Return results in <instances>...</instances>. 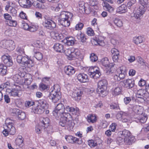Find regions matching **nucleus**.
<instances>
[{
  "label": "nucleus",
  "mask_w": 149,
  "mask_h": 149,
  "mask_svg": "<svg viewBox=\"0 0 149 149\" xmlns=\"http://www.w3.org/2000/svg\"><path fill=\"white\" fill-rule=\"evenodd\" d=\"M17 60L18 63L21 64V67L19 68V70L20 72H23L26 68H31L34 65V61L28 56H23L19 55L17 57Z\"/></svg>",
  "instance_id": "obj_1"
},
{
  "label": "nucleus",
  "mask_w": 149,
  "mask_h": 149,
  "mask_svg": "<svg viewBox=\"0 0 149 149\" xmlns=\"http://www.w3.org/2000/svg\"><path fill=\"white\" fill-rule=\"evenodd\" d=\"M73 14L70 12L63 11L61 12L59 16V21L61 24L65 27H68L70 22L72 20Z\"/></svg>",
  "instance_id": "obj_2"
},
{
  "label": "nucleus",
  "mask_w": 149,
  "mask_h": 149,
  "mask_svg": "<svg viewBox=\"0 0 149 149\" xmlns=\"http://www.w3.org/2000/svg\"><path fill=\"white\" fill-rule=\"evenodd\" d=\"M108 83L105 79H102L99 81L97 84V92L100 96L104 97L107 94V91Z\"/></svg>",
  "instance_id": "obj_3"
},
{
  "label": "nucleus",
  "mask_w": 149,
  "mask_h": 149,
  "mask_svg": "<svg viewBox=\"0 0 149 149\" xmlns=\"http://www.w3.org/2000/svg\"><path fill=\"white\" fill-rule=\"evenodd\" d=\"M64 51L65 55L69 60H72L81 54L80 50L78 49L70 48Z\"/></svg>",
  "instance_id": "obj_4"
},
{
  "label": "nucleus",
  "mask_w": 149,
  "mask_h": 149,
  "mask_svg": "<svg viewBox=\"0 0 149 149\" xmlns=\"http://www.w3.org/2000/svg\"><path fill=\"white\" fill-rule=\"evenodd\" d=\"M121 135L124 139L126 145H130L134 141V137L130 131L124 130L122 132Z\"/></svg>",
  "instance_id": "obj_5"
},
{
  "label": "nucleus",
  "mask_w": 149,
  "mask_h": 149,
  "mask_svg": "<svg viewBox=\"0 0 149 149\" xmlns=\"http://www.w3.org/2000/svg\"><path fill=\"white\" fill-rule=\"evenodd\" d=\"M101 62L103 65L106 68V73L110 74L113 72L115 68L114 63H110L108 58L107 57L103 58L101 60Z\"/></svg>",
  "instance_id": "obj_6"
},
{
  "label": "nucleus",
  "mask_w": 149,
  "mask_h": 149,
  "mask_svg": "<svg viewBox=\"0 0 149 149\" xmlns=\"http://www.w3.org/2000/svg\"><path fill=\"white\" fill-rule=\"evenodd\" d=\"M88 75L90 77L94 79L99 78L101 75L99 69L97 67H91L88 69Z\"/></svg>",
  "instance_id": "obj_7"
},
{
  "label": "nucleus",
  "mask_w": 149,
  "mask_h": 149,
  "mask_svg": "<svg viewBox=\"0 0 149 149\" xmlns=\"http://www.w3.org/2000/svg\"><path fill=\"white\" fill-rule=\"evenodd\" d=\"M64 111L62 113L61 116L60 121L59 122V125L61 126H64L65 125V122H67L68 120H70L72 119V118L71 114L68 113Z\"/></svg>",
  "instance_id": "obj_8"
},
{
  "label": "nucleus",
  "mask_w": 149,
  "mask_h": 149,
  "mask_svg": "<svg viewBox=\"0 0 149 149\" xmlns=\"http://www.w3.org/2000/svg\"><path fill=\"white\" fill-rule=\"evenodd\" d=\"M64 111H66L65 107L62 103H59L56 107L53 112V115L56 117H58Z\"/></svg>",
  "instance_id": "obj_9"
},
{
  "label": "nucleus",
  "mask_w": 149,
  "mask_h": 149,
  "mask_svg": "<svg viewBox=\"0 0 149 149\" xmlns=\"http://www.w3.org/2000/svg\"><path fill=\"white\" fill-rule=\"evenodd\" d=\"M42 25L44 27L50 30L53 29L56 26V23L51 19L49 18H45L42 22Z\"/></svg>",
  "instance_id": "obj_10"
},
{
  "label": "nucleus",
  "mask_w": 149,
  "mask_h": 149,
  "mask_svg": "<svg viewBox=\"0 0 149 149\" xmlns=\"http://www.w3.org/2000/svg\"><path fill=\"white\" fill-rule=\"evenodd\" d=\"M22 26L25 30L31 32H34L36 31L38 29V26L32 23L30 24L26 23H22Z\"/></svg>",
  "instance_id": "obj_11"
},
{
  "label": "nucleus",
  "mask_w": 149,
  "mask_h": 149,
  "mask_svg": "<svg viewBox=\"0 0 149 149\" xmlns=\"http://www.w3.org/2000/svg\"><path fill=\"white\" fill-rule=\"evenodd\" d=\"M15 87L11 90L9 88L6 89V91L8 93L10 96L15 97L18 96V91L21 89V86L19 85L15 84Z\"/></svg>",
  "instance_id": "obj_12"
},
{
  "label": "nucleus",
  "mask_w": 149,
  "mask_h": 149,
  "mask_svg": "<svg viewBox=\"0 0 149 149\" xmlns=\"http://www.w3.org/2000/svg\"><path fill=\"white\" fill-rule=\"evenodd\" d=\"M3 47L9 51L13 50L15 47V43L13 41L9 40L3 42Z\"/></svg>",
  "instance_id": "obj_13"
},
{
  "label": "nucleus",
  "mask_w": 149,
  "mask_h": 149,
  "mask_svg": "<svg viewBox=\"0 0 149 149\" xmlns=\"http://www.w3.org/2000/svg\"><path fill=\"white\" fill-rule=\"evenodd\" d=\"M134 107L136 109L135 112L138 113L139 115L137 118V119H138V122L142 123H145L147 119V117L145 116L144 114H143L141 112L140 113L139 112V106H134Z\"/></svg>",
  "instance_id": "obj_14"
},
{
  "label": "nucleus",
  "mask_w": 149,
  "mask_h": 149,
  "mask_svg": "<svg viewBox=\"0 0 149 149\" xmlns=\"http://www.w3.org/2000/svg\"><path fill=\"white\" fill-rule=\"evenodd\" d=\"M1 59L2 61L7 66L10 67L13 64L12 58L9 55H4L2 56Z\"/></svg>",
  "instance_id": "obj_15"
},
{
  "label": "nucleus",
  "mask_w": 149,
  "mask_h": 149,
  "mask_svg": "<svg viewBox=\"0 0 149 149\" xmlns=\"http://www.w3.org/2000/svg\"><path fill=\"white\" fill-rule=\"evenodd\" d=\"M65 110L66 112L71 113L73 115L79 116L80 114L79 109L76 107L74 108L73 107H70L69 106H65Z\"/></svg>",
  "instance_id": "obj_16"
},
{
  "label": "nucleus",
  "mask_w": 149,
  "mask_h": 149,
  "mask_svg": "<svg viewBox=\"0 0 149 149\" xmlns=\"http://www.w3.org/2000/svg\"><path fill=\"white\" fill-rule=\"evenodd\" d=\"M77 77L78 81L82 83H86L89 81L88 75L84 73H79L77 75Z\"/></svg>",
  "instance_id": "obj_17"
},
{
  "label": "nucleus",
  "mask_w": 149,
  "mask_h": 149,
  "mask_svg": "<svg viewBox=\"0 0 149 149\" xmlns=\"http://www.w3.org/2000/svg\"><path fill=\"white\" fill-rule=\"evenodd\" d=\"M49 97L54 103L57 102L61 98V93H54L52 91L49 93Z\"/></svg>",
  "instance_id": "obj_18"
},
{
  "label": "nucleus",
  "mask_w": 149,
  "mask_h": 149,
  "mask_svg": "<svg viewBox=\"0 0 149 149\" xmlns=\"http://www.w3.org/2000/svg\"><path fill=\"white\" fill-rule=\"evenodd\" d=\"M64 70L65 73L69 76H71L76 72L74 68L70 65L65 66Z\"/></svg>",
  "instance_id": "obj_19"
},
{
  "label": "nucleus",
  "mask_w": 149,
  "mask_h": 149,
  "mask_svg": "<svg viewBox=\"0 0 149 149\" xmlns=\"http://www.w3.org/2000/svg\"><path fill=\"white\" fill-rule=\"evenodd\" d=\"M13 79L14 81L15 84L21 86L24 84V78L22 77L18 74H15L13 77Z\"/></svg>",
  "instance_id": "obj_20"
},
{
  "label": "nucleus",
  "mask_w": 149,
  "mask_h": 149,
  "mask_svg": "<svg viewBox=\"0 0 149 149\" xmlns=\"http://www.w3.org/2000/svg\"><path fill=\"white\" fill-rule=\"evenodd\" d=\"M124 87L129 89H131L134 85V81L132 79H128L123 81Z\"/></svg>",
  "instance_id": "obj_21"
},
{
  "label": "nucleus",
  "mask_w": 149,
  "mask_h": 149,
  "mask_svg": "<svg viewBox=\"0 0 149 149\" xmlns=\"http://www.w3.org/2000/svg\"><path fill=\"white\" fill-rule=\"evenodd\" d=\"M111 92L114 96L119 95L122 94V88L120 86H113L111 90Z\"/></svg>",
  "instance_id": "obj_22"
},
{
  "label": "nucleus",
  "mask_w": 149,
  "mask_h": 149,
  "mask_svg": "<svg viewBox=\"0 0 149 149\" xmlns=\"http://www.w3.org/2000/svg\"><path fill=\"white\" fill-rule=\"evenodd\" d=\"M145 12L144 8L143 6H140L136 11L134 15V17L136 19H140L142 17Z\"/></svg>",
  "instance_id": "obj_23"
},
{
  "label": "nucleus",
  "mask_w": 149,
  "mask_h": 149,
  "mask_svg": "<svg viewBox=\"0 0 149 149\" xmlns=\"http://www.w3.org/2000/svg\"><path fill=\"white\" fill-rule=\"evenodd\" d=\"M86 119L89 123H95L97 121V116L94 114H90L87 116Z\"/></svg>",
  "instance_id": "obj_24"
},
{
  "label": "nucleus",
  "mask_w": 149,
  "mask_h": 149,
  "mask_svg": "<svg viewBox=\"0 0 149 149\" xmlns=\"http://www.w3.org/2000/svg\"><path fill=\"white\" fill-rule=\"evenodd\" d=\"M53 48L54 50L57 52L62 53L64 51V46L61 43H55Z\"/></svg>",
  "instance_id": "obj_25"
},
{
  "label": "nucleus",
  "mask_w": 149,
  "mask_h": 149,
  "mask_svg": "<svg viewBox=\"0 0 149 149\" xmlns=\"http://www.w3.org/2000/svg\"><path fill=\"white\" fill-rule=\"evenodd\" d=\"M112 56V59L114 62L118 61L119 56V52L118 49L115 48H113L111 50Z\"/></svg>",
  "instance_id": "obj_26"
},
{
  "label": "nucleus",
  "mask_w": 149,
  "mask_h": 149,
  "mask_svg": "<svg viewBox=\"0 0 149 149\" xmlns=\"http://www.w3.org/2000/svg\"><path fill=\"white\" fill-rule=\"evenodd\" d=\"M40 121L42 124V126L44 129L47 128L49 125L50 120L47 117H41Z\"/></svg>",
  "instance_id": "obj_27"
},
{
  "label": "nucleus",
  "mask_w": 149,
  "mask_h": 149,
  "mask_svg": "<svg viewBox=\"0 0 149 149\" xmlns=\"http://www.w3.org/2000/svg\"><path fill=\"white\" fill-rule=\"evenodd\" d=\"M39 105L41 110L44 112L48 108V104L46 100L44 99L40 100H38Z\"/></svg>",
  "instance_id": "obj_28"
},
{
  "label": "nucleus",
  "mask_w": 149,
  "mask_h": 149,
  "mask_svg": "<svg viewBox=\"0 0 149 149\" xmlns=\"http://www.w3.org/2000/svg\"><path fill=\"white\" fill-rule=\"evenodd\" d=\"M65 139L69 143H74L79 141V139L72 135H66Z\"/></svg>",
  "instance_id": "obj_29"
},
{
  "label": "nucleus",
  "mask_w": 149,
  "mask_h": 149,
  "mask_svg": "<svg viewBox=\"0 0 149 149\" xmlns=\"http://www.w3.org/2000/svg\"><path fill=\"white\" fill-rule=\"evenodd\" d=\"M65 125L62 126L65 127L66 129L69 131H72L75 125V123L72 119H71L70 120H68L67 122H65Z\"/></svg>",
  "instance_id": "obj_30"
},
{
  "label": "nucleus",
  "mask_w": 149,
  "mask_h": 149,
  "mask_svg": "<svg viewBox=\"0 0 149 149\" xmlns=\"http://www.w3.org/2000/svg\"><path fill=\"white\" fill-rule=\"evenodd\" d=\"M6 127L10 134L14 135L15 134L16 132L15 128L12 123L9 122L6 125Z\"/></svg>",
  "instance_id": "obj_31"
},
{
  "label": "nucleus",
  "mask_w": 149,
  "mask_h": 149,
  "mask_svg": "<svg viewBox=\"0 0 149 149\" xmlns=\"http://www.w3.org/2000/svg\"><path fill=\"white\" fill-rule=\"evenodd\" d=\"M102 5L103 9L105 10L110 13H112L113 11L114 8L107 2H103Z\"/></svg>",
  "instance_id": "obj_32"
},
{
  "label": "nucleus",
  "mask_w": 149,
  "mask_h": 149,
  "mask_svg": "<svg viewBox=\"0 0 149 149\" xmlns=\"http://www.w3.org/2000/svg\"><path fill=\"white\" fill-rule=\"evenodd\" d=\"M117 70H120V72L119 74L120 79L121 80L124 79L125 77V75L127 73L126 68L124 66H122L118 69Z\"/></svg>",
  "instance_id": "obj_33"
},
{
  "label": "nucleus",
  "mask_w": 149,
  "mask_h": 149,
  "mask_svg": "<svg viewBox=\"0 0 149 149\" xmlns=\"http://www.w3.org/2000/svg\"><path fill=\"white\" fill-rule=\"evenodd\" d=\"M19 3L21 6L24 8L31 5V2L30 0H19Z\"/></svg>",
  "instance_id": "obj_34"
},
{
  "label": "nucleus",
  "mask_w": 149,
  "mask_h": 149,
  "mask_svg": "<svg viewBox=\"0 0 149 149\" xmlns=\"http://www.w3.org/2000/svg\"><path fill=\"white\" fill-rule=\"evenodd\" d=\"M83 92L81 90H79L77 93H73L72 96L75 98L76 101H79L81 98Z\"/></svg>",
  "instance_id": "obj_35"
},
{
  "label": "nucleus",
  "mask_w": 149,
  "mask_h": 149,
  "mask_svg": "<svg viewBox=\"0 0 149 149\" xmlns=\"http://www.w3.org/2000/svg\"><path fill=\"white\" fill-rule=\"evenodd\" d=\"M24 139L22 136L18 135L15 141V143L16 145L19 147H22L23 145Z\"/></svg>",
  "instance_id": "obj_36"
},
{
  "label": "nucleus",
  "mask_w": 149,
  "mask_h": 149,
  "mask_svg": "<svg viewBox=\"0 0 149 149\" xmlns=\"http://www.w3.org/2000/svg\"><path fill=\"white\" fill-rule=\"evenodd\" d=\"M127 10L126 5L124 4L121 5L118 7L116 10V12L120 14L125 13L127 11Z\"/></svg>",
  "instance_id": "obj_37"
},
{
  "label": "nucleus",
  "mask_w": 149,
  "mask_h": 149,
  "mask_svg": "<svg viewBox=\"0 0 149 149\" xmlns=\"http://www.w3.org/2000/svg\"><path fill=\"white\" fill-rule=\"evenodd\" d=\"M52 38L53 39L59 40L62 39V35L59 34L58 33L55 31H52L50 33Z\"/></svg>",
  "instance_id": "obj_38"
},
{
  "label": "nucleus",
  "mask_w": 149,
  "mask_h": 149,
  "mask_svg": "<svg viewBox=\"0 0 149 149\" xmlns=\"http://www.w3.org/2000/svg\"><path fill=\"white\" fill-rule=\"evenodd\" d=\"M144 41V38L141 36L135 37L133 39V42L136 45L141 44Z\"/></svg>",
  "instance_id": "obj_39"
},
{
  "label": "nucleus",
  "mask_w": 149,
  "mask_h": 149,
  "mask_svg": "<svg viewBox=\"0 0 149 149\" xmlns=\"http://www.w3.org/2000/svg\"><path fill=\"white\" fill-rule=\"evenodd\" d=\"M32 111L36 114H40L43 113L38 105L37 106L33 107L32 109Z\"/></svg>",
  "instance_id": "obj_40"
},
{
  "label": "nucleus",
  "mask_w": 149,
  "mask_h": 149,
  "mask_svg": "<svg viewBox=\"0 0 149 149\" xmlns=\"http://www.w3.org/2000/svg\"><path fill=\"white\" fill-rule=\"evenodd\" d=\"M77 37L78 39L80 40L83 42H85L86 40V38L85 37L84 34L81 31L79 33L77 34Z\"/></svg>",
  "instance_id": "obj_41"
},
{
  "label": "nucleus",
  "mask_w": 149,
  "mask_h": 149,
  "mask_svg": "<svg viewBox=\"0 0 149 149\" xmlns=\"http://www.w3.org/2000/svg\"><path fill=\"white\" fill-rule=\"evenodd\" d=\"M43 44L39 41H37L34 45V51H37L39 48H42Z\"/></svg>",
  "instance_id": "obj_42"
},
{
  "label": "nucleus",
  "mask_w": 149,
  "mask_h": 149,
  "mask_svg": "<svg viewBox=\"0 0 149 149\" xmlns=\"http://www.w3.org/2000/svg\"><path fill=\"white\" fill-rule=\"evenodd\" d=\"M6 22L7 25L11 27H15L17 25V22L12 19L8 21H6Z\"/></svg>",
  "instance_id": "obj_43"
},
{
  "label": "nucleus",
  "mask_w": 149,
  "mask_h": 149,
  "mask_svg": "<svg viewBox=\"0 0 149 149\" xmlns=\"http://www.w3.org/2000/svg\"><path fill=\"white\" fill-rule=\"evenodd\" d=\"M88 145L91 148H94L97 145V141L93 139L89 140L88 141Z\"/></svg>",
  "instance_id": "obj_44"
},
{
  "label": "nucleus",
  "mask_w": 149,
  "mask_h": 149,
  "mask_svg": "<svg viewBox=\"0 0 149 149\" xmlns=\"http://www.w3.org/2000/svg\"><path fill=\"white\" fill-rule=\"evenodd\" d=\"M39 89L41 91L47 90L49 88V86L42 83H40L39 85Z\"/></svg>",
  "instance_id": "obj_45"
},
{
  "label": "nucleus",
  "mask_w": 149,
  "mask_h": 149,
  "mask_svg": "<svg viewBox=\"0 0 149 149\" xmlns=\"http://www.w3.org/2000/svg\"><path fill=\"white\" fill-rule=\"evenodd\" d=\"M34 52V56L37 60H40L42 59L43 58V55L41 53L38 52L37 51H35V52Z\"/></svg>",
  "instance_id": "obj_46"
},
{
  "label": "nucleus",
  "mask_w": 149,
  "mask_h": 149,
  "mask_svg": "<svg viewBox=\"0 0 149 149\" xmlns=\"http://www.w3.org/2000/svg\"><path fill=\"white\" fill-rule=\"evenodd\" d=\"M114 24L117 27H120L123 26V23L122 21L118 18H115L114 20Z\"/></svg>",
  "instance_id": "obj_47"
},
{
  "label": "nucleus",
  "mask_w": 149,
  "mask_h": 149,
  "mask_svg": "<svg viewBox=\"0 0 149 149\" xmlns=\"http://www.w3.org/2000/svg\"><path fill=\"white\" fill-rule=\"evenodd\" d=\"M84 26L83 23L81 22H79L75 25L74 29L76 30L80 31L82 29Z\"/></svg>",
  "instance_id": "obj_48"
},
{
  "label": "nucleus",
  "mask_w": 149,
  "mask_h": 149,
  "mask_svg": "<svg viewBox=\"0 0 149 149\" xmlns=\"http://www.w3.org/2000/svg\"><path fill=\"white\" fill-rule=\"evenodd\" d=\"M116 142L119 145H121L124 143H125L124 139L120 136L117 137Z\"/></svg>",
  "instance_id": "obj_49"
},
{
  "label": "nucleus",
  "mask_w": 149,
  "mask_h": 149,
  "mask_svg": "<svg viewBox=\"0 0 149 149\" xmlns=\"http://www.w3.org/2000/svg\"><path fill=\"white\" fill-rule=\"evenodd\" d=\"M54 90L52 91H53L54 93H61L60 88L58 84L54 85L53 86Z\"/></svg>",
  "instance_id": "obj_50"
},
{
  "label": "nucleus",
  "mask_w": 149,
  "mask_h": 149,
  "mask_svg": "<svg viewBox=\"0 0 149 149\" xmlns=\"http://www.w3.org/2000/svg\"><path fill=\"white\" fill-rule=\"evenodd\" d=\"M43 128L42 126H40L39 125H36L35 128V132L37 134H40L41 133L42 131V129Z\"/></svg>",
  "instance_id": "obj_51"
},
{
  "label": "nucleus",
  "mask_w": 149,
  "mask_h": 149,
  "mask_svg": "<svg viewBox=\"0 0 149 149\" xmlns=\"http://www.w3.org/2000/svg\"><path fill=\"white\" fill-rule=\"evenodd\" d=\"M128 115V113H127L123 112H120L119 113L117 114V117H119L118 118H124V117H127Z\"/></svg>",
  "instance_id": "obj_52"
},
{
  "label": "nucleus",
  "mask_w": 149,
  "mask_h": 149,
  "mask_svg": "<svg viewBox=\"0 0 149 149\" xmlns=\"http://www.w3.org/2000/svg\"><path fill=\"white\" fill-rule=\"evenodd\" d=\"M91 61L92 62H95L97 60L98 58L97 55L94 53H92L90 56Z\"/></svg>",
  "instance_id": "obj_53"
},
{
  "label": "nucleus",
  "mask_w": 149,
  "mask_h": 149,
  "mask_svg": "<svg viewBox=\"0 0 149 149\" xmlns=\"http://www.w3.org/2000/svg\"><path fill=\"white\" fill-rule=\"evenodd\" d=\"M89 5L91 6H95L97 8H95L96 9H97L98 8V3L97 1L95 0H93L92 1H90L89 2Z\"/></svg>",
  "instance_id": "obj_54"
},
{
  "label": "nucleus",
  "mask_w": 149,
  "mask_h": 149,
  "mask_svg": "<svg viewBox=\"0 0 149 149\" xmlns=\"http://www.w3.org/2000/svg\"><path fill=\"white\" fill-rule=\"evenodd\" d=\"M17 117L19 120H23L25 118L26 114L24 112L21 111L17 115Z\"/></svg>",
  "instance_id": "obj_55"
},
{
  "label": "nucleus",
  "mask_w": 149,
  "mask_h": 149,
  "mask_svg": "<svg viewBox=\"0 0 149 149\" xmlns=\"http://www.w3.org/2000/svg\"><path fill=\"white\" fill-rule=\"evenodd\" d=\"M110 108L111 109H118L119 108V106L118 103H112L110 105Z\"/></svg>",
  "instance_id": "obj_56"
},
{
  "label": "nucleus",
  "mask_w": 149,
  "mask_h": 149,
  "mask_svg": "<svg viewBox=\"0 0 149 149\" xmlns=\"http://www.w3.org/2000/svg\"><path fill=\"white\" fill-rule=\"evenodd\" d=\"M87 33L88 36H93L95 34L94 31L90 27H88L87 28Z\"/></svg>",
  "instance_id": "obj_57"
},
{
  "label": "nucleus",
  "mask_w": 149,
  "mask_h": 149,
  "mask_svg": "<svg viewBox=\"0 0 149 149\" xmlns=\"http://www.w3.org/2000/svg\"><path fill=\"white\" fill-rule=\"evenodd\" d=\"M20 17L24 20H28V17L26 14L23 11H21L19 14Z\"/></svg>",
  "instance_id": "obj_58"
},
{
  "label": "nucleus",
  "mask_w": 149,
  "mask_h": 149,
  "mask_svg": "<svg viewBox=\"0 0 149 149\" xmlns=\"http://www.w3.org/2000/svg\"><path fill=\"white\" fill-rule=\"evenodd\" d=\"M143 90V89H140L138 91L136 94V96L138 97L141 98L144 95Z\"/></svg>",
  "instance_id": "obj_59"
},
{
  "label": "nucleus",
  "mask_w": 149,
  "mask_h": 149,
  "mask_svg": "<svg viewBox=\"0 0 149 149\" xmlns=\"http://www.w3.org/2000/svg\"><path fill=\"white\" fill-rule=\"evenodd\" d=\"M35 104L33 100L27 101L25 102V105L26 107H29L33 106Z\"/></svg>",
  "instance_id": "obj_60"
},
{
  "label": "nucleus",
  "mask_w": 149,
  "mask_h": 149,
  "mask_svg": "<svg viewBox=\"0 0 149 149\" xmlns=\"http://www.w3.org/2000/svg\"><path fill=\"white\" fill-rule=\"evenodd\" d=\"M149 0H139V3L142 5L141 6L142 7V6H143L144 8V6L147 5Z\"/></svg>",
  "instance_id": "obj_61"
},
{
  "label": "nucleus",
  "mask_w": 149,
  "mask_h": 149,
  "mask_svg": "<svg viewBox=\"0 0 149 149\" xmlns=\"http://www.w3.org/2000/svg\"><path fill=\"white\" fill-rule=\"evenodd\" d=\"M29 76L30 78H29V79H26L24 78V84H25L28 85L31 83L32 79L30 77L31 76Z\"/></svg>",
  "instance_id": "obj_62"
},
{
  "label": "nucleus",
  "mask_w": 149,
  "mask_h": 149,
  "mask_svg": "<svg viewBox=\"0 0 149 149\" xmlns=\"http://www.w3.org/2000/svg\"><path fill=\"white\" fill-rule=\"evenodd\" d=\"M117 124L115 123H112L110 125V127L111 131L112 132H114L116 130Z\"/></svg>",
  "instance_id": "obj_63"
},
{
  "label": "nucleus",
  "mask_w": 149,
  "mask_h": 149,
  "mask_svg": "<svg viewBox=\"0 0 149 149\" xmlns=\"http://www.w3.org/2000/svg\"><path fill=\"white\" fill-rule=\"evenodd\" d=\"M146 81L143 79H141L138 82V85L139 86L141 87L144 86L146 84Z\"/></svg>",
  "instance_id": "obj_64"
}]
</instances>
